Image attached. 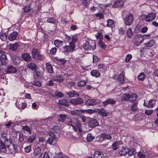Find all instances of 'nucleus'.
I'll use <instances>...</instances> for the list:
<instances>
[{"label":"nucleus","mask_w":158,"mask_h":158,"mask_svg":"<svg viewBox=\"0 0 158 158\" xmlns=\"http://www.w3.org/2000/svg\"><path fill=\"white\" fill-rule=\"evenodd\" d=\"M22 56L23 59H30L31 57L30 54L28 53H24L22 55Z\"/></svg>","instance_id":"41"},{"label":"nucleus","mask_w":158,"mask_h":158,"mask_svg":"<svg viewBox=\"0 0 158 158\" xmlns=\"http://www.w3.org/2000/svg\"><path fill=\"white\" fill-rule=\"evenodd\" d=\"M91 75L95 77H99L100 76V73L98 71L96 70H92L90 72Z\"/></svg>","instance_id":"26"},{"label":"nucleus","mask_w":158,"mask_h":158,"mask_svg":"<svg viewBox=\"0 0 158 158\" xmlns=\"http://www.w3.org/2000/svg\"><path fill=\"white\" fill-rule=\"evenodd\" d=\"M7 148L10 150V152L11 153L17 152L19 151V147L17 145H11V143L10 145L9 146V148Z\"/></svg>","instance_id":"13"},{"label":"nucleus","mask_w":158,"mask_h":158,"mask_svg":"<svg viewBox=\"0 0 158 158\" xmlns=\"http://www.w3.org/2000/svg\"><path fill=\"white\" fill-rule=\"evenodd\" d=\"M36 137L35 134L32 135L31 136H30L28 138V141L29 142L32 143L34 141Z\"/></svg>","instance_id":"46"},{"label":"nucleus","mask_w":158,"mask_h":158,"mask_svg":"<svg viewBox=\"0 0 158 158\" xmlns=\"http://www.w3.org/2000/svg\"><path fill=\"white\" fill-rule=\"evenodd\" d=\"M31 150V146L29 145L26 147L24 149L25 152L27 153H29Z\"/></svg>","instance_id":"56"},{"label":"nucleus","mask_w":158,"mask_h":158,"mask_svg":"<svg viewBox=\"0 0 158 158\" xmlns=\"http://www.w3.org/2000/svg\"><path fill=\"white\" fill-rule=\"evenodd\" d=\"M137 99V95L135 94H133L131 95H129V101L131 102L136 101Z\"/></svg>","instance_id":"32"},{"label":"nucleus","mask_w":158,"mask_h":158,"mask_svg":"<svg viewBox=\"0 0 158 158\" xmlns=\"http://www.w3.org/2000/svg\"><path fill=\"white\" fill-rule=\"evenodd\" d=\"M131 30V28H129L127 31V36L129 38H131L133 35V33Z\"/></svg>","instance_id":"43"},{"label":"nucleus","mask_w":158,"mask_h":158,"mask_svg":"<svg viewBox=\"0 0 158 158\" xmlns=\"http://www.w3.org/2000/svg\"><path fill=\"white\" fill-rule=\"evenodd\" d=\"M86 84V82L85 81H80L77 84L78 85L81 87L83 86Z\"/></svg>","instance_id":"54"},{"label":"nucleus","mask_w":158,"mask_h":158,"mask_svg":"<svg viewBox=\"0 0 158 158\" xmlns=\"http://www.w3.org/2000/svg\"><path fill=\"white\" fill-rule=\"evenodd\" d=\"M70 102L73 105L82 104L83 102V99L80 98L71 99Z\"/></svg>","instance_id":"7"},{"label":"nucleus","mask_w":158,"mask_h":158,"mask_svg":"<svg viewBox=\"0 0 158 158\" xmlns=\"http://www.w3.org/2000/svg\"><path fill=\"white\" fill-rule=\"evenodd\" d=\"M97 112L96 109H89L88 110H83V114L86 113L89 114H92L95 113Z\"/></svg>","instance_id":"37"},{"label":"nucleus","mask_w":158,"mask_h":158,"mask_svg":"<svg viewBox=\"0 0 158 158\" xmlns=\"http://www.w3.org/2000/svg\"><path fill=\"white\" fill-rule=\"evenodd\" d=\"M5 151V147L2 141H0V152H4Z\"/></svg>","instance_id":"45"},{"label":"nucleus","mask_w":158,"mask_h":158,"mask_svg":"<svg viewBox=\"0 0 158 158\" xmlns=\"http://www.w3.org/2000/svg\"><path fill=\"white\" fill-rule=\"evenodd\" d=\"M122 16L124 19L125 24L127 25H130L133 20V16L132 14L127 11L123 10Z\"/></svg>","instance_id":"1"},{"label":"nucleus","mask_w":158,"mask_h":158,"mask_svg":"<svg viewBox=\"0 0 158 158\" xmlns=\"http://www.w3.org/2000/svg\"><path fill=\"white\" fill-rule=\"evenodd\" d=\"M18 33L16 31H14L10 34L8 36L9 40L11 41L15 40L17 36Z\"/></svg>","instance_id":"17"},{"label":"nucleus","mask_w":158,"mask_h":158,"mask_svg":"<svg viewBox=\"0 0 158 158\" xmlns=\"http://www.w3.org/2000/svg\"><path fill=\"white\" fill-rule=\"evenodd\" d=\"M68 94L71 97H78L79 95L77 92L73 91L69 92Z\"/></svg>","instance_id":"34"},{"label":"nucleus","mask_w":158,"mask_h":158,"mask_svg":"<svg viewBox=\"0 0 158 158\" xmlns=\"http://www.w3.org/2000/svg\"><path fill=\"white\" fill-rule=\"evenodd\" d=\"M54 44L57 47H60L63 45V42L62 41L58 40H55L54 41Z\"/></svg>","instance_id":"28"},{"label":"nucleus","mask_w":158,"mask_h":158,"mask_svg":"<svg viewBox=\"0 0 158 158\" xmlns=\"http://www.w3.org/2000/svg\"><path fill=\"white\" fill-rule=\"evenodd\" d=\"M97 100L94 99H88L85 102V104L87 106H94L97 103Z\"/></svg>","instance_id":"16"},{"label":"nucleus","mask_w":158,"mask_h":158,"mask_svg":"<svg viewBox=\"0 0 158 158\" xmlns=\"http://www.w3.org/2000/svg\"><path fill=\"white\" fill-rule=\"evenodd\" d=\"M122 101H129V94H124L121 96Z\"/></svg>","instance_id":"36"},{"label":"nucleus","mask_w":158,"mask_h":158,"mask_svg":"<svg viewBox=\"0 0 158 158\" xmlns=\"http://www.w3.org/2000/svg\"><path fill=\"white\" fill-rule=\"evenodd\" d=\"M112 138L111 136L109 134L102 133L100 135L99 141L100 142L102 141L104 139H110Z\"/></svg>","instance_id":"9"},{"label":"nucleus","mask_w":158,"mask_h":158,"mask_svg":"<svg viewBox=\"0 0 158 158\" xmlns=\"http://www.w3.org/2000/svg\"><path fill=\"white\" fill-rule=\"evenodd\" d=\"M62 156V154L61 153H57L54 156L53 158H61Z\"/></svg>","instance_id":"64"},{"label":"nucleus","mask_w":158,"mask_h":158,"mask_svg":"<svg viewBox=\"0 0 158 158\" xmlns=\"http://www.w3.org/2000/svg\"><path fill=\"white\" fill-rule=\"evenodd\" d=\"M155 105V101L154 100L151 99L147 103L144 101L143 105L149 108H152Z\"/></svg>","instance_id":"12"},{"label":"nucleus","mask_w":158,"mask_h":158,"mask_svg":"<svg viewBox=\"0 0 158 158\" xmlns=\"http://www.w3.org/2000/svg\"><path fill=\"white\" fill-rule=\"evenodd\" d=\"M146 77L145 75L143 73H140L138 76V79L139 81H143Z\"/></svg>","instance_id":"40"},{"label":"nucleus","mask_w":158,"mask_h":158,"mask_svg":"<svg viewBox=\"0 0 158 158\" xmlns=\"http://www.w3.org/2000/svg\"><path fill=\"white\" fill-rule=\"evenodd\" d=\"M77 40V36L76 35H73L72 37V41L70 43L71 44H73L75 47V42H76Z\"/></svg>","instance_id":"35"},{"label":"nucleus","mask_w":158,"mask_h":158,"mask_svg":"<svg viewBox=\"0 0 158 158\" xmlns=\"http://www.w3.org/2000/svg\"><path fill=\"white\" fill-rule=\"evenodd\" d=\"M122 143L120 142H115L114 143L112 144V148L114 150H117L120 146V145H121Z\"/></svg>","instance_id":"30"},{"label":"nucleus","mask_w":158,"mask_h":158,"mask_svg":"<svg viewBox=\"0 0 158 158\" xmlns=\"http://www.w3.org/2000/svg\"><path fill=\"white\" fill-rule=\"evenodd\" d=\"M23 10L25 13H27L30 11L31 10L30 6L28 5V6H25L24 7Z\"/></svg>","instance_id":"60"},{"label":"nucleus","mask_w":158,"mask_h":158,"mask_svg":"<svg viewBox=\"0 0 158 158\" xmlns=\"http://www.w3.org/2000/svg\"><path fill=\"white\" fill-rule=\"evenodd\" d=\"M143 40V35L140 34H137L135 36L134 43L136 45L139 46L142 43Z\"/></svg>","instance_id":"6"},{"label":"nucleus","mask_w":158,"mask_h":158,"mask_svg":"<svg viewBox=\"0 0 158 158\" xmlns=\"http://www.w3.org/2000/svg\"><path fill=\"white\" fill-rule=\"evenodd\" d=\"M143 18L146 21L150 22L153 20L155 18V15L153 13L149 14L147 15H143Z\"/></svg>","instance_id":"11"},{"label":"nucleus","mask_w":158,"mask_h":158,"mask_svg":"<svg viewBox=\"0 0 158 158\" xmlns=\"http://www.w3.org/2000/svg\"><path fill=\"white\" fill-rule=\"evenodd\" d=\"M53 80L55 81L61 83L63 81L64 78L61 75H57L56 77H54Z\"/></svg>","instance_id":"18"},{"label":"nucleus","mask_w":158,"mask_h":158,"mask_svg":"<svg viewBox=\"0 0 158 158\" xmlns=\"http://www.w3.org/2000/svg\"><path fill=\"white\" fill-rule=\"evenodd\" d=\"M34 153L35 157L40 158L42 156V153L40 148H36L34 150Z\"/></svg>","instance_id":"14"},{"label":"nucleus","mask_w":158,"mask_h":158,"mask_svg":"<svg viewBox=\"0 0 158 158\" xmlns=\"http://www.w3.org/2000/svg\"><path fill=\"white\" fill-rule=\"evenodd\" d=\"M96 44L94 41H92L89 43L86 42L83 44V48L87 51L94 50L96 48Z\"/></svg>","instance_id":"4"},{"label":"nucleus","mask_w":158,"mask_h":158,"mask_svg":"<svg viewBox=\"0 0 158 158\" xmlns=\"http://www.w3.org/2000/svg\"><path fill=\"white\" fill-rule=\"evenodd\" d=\"M0 141H2L3 142L5 148L6 147L9 148L10 145V140L7 138V135L6 133H1Z\"/></svg>","instance_id":"3"},{"label":"nucleus","mask_w":158,"mask_h":158,"mask_svg":"<svg viewBox=\"0 0 158 158\" xmlns=\"http://www.w3.org/2000/svg\"><path fill=\"white\" fill-rule=\"evenodd\" d=\"M94 136L91 134L89 133L87 135L86 139L88 141L90 142L94 139Z\"/></svg>","instance_id":"47"},{"label":"nucleus","mask_w":158,"mask_h":158,"mask_svg":"<svg viewBox=\"0 0 158 158\" xmlns=\"http://www.w3.org/2000/svg\"><path fill=\"white\" fill-rule=\"evenodd\" d=\"M60 118L63 121L65 120L67 118V116L64 114H60Z\"/></svg>","instance_id":"62"},{"label":"nucleus","mask_w":158,"mask_h":158,"mask_svg":"<svg viewBox=\"0 0 158 158\" xmlns=\"http://www.w3.org/2000/svg\"><path fill=\"white\" fill-rule=\"evenodd\" d=\"M98 44L99 46L102 48L105 49L106 47L105 43L101 40H100L98 42Z\"/></svg>","instance_id":"49"},{"label":"nucleus","mask_w":158,"mask_h":158,"mask_svg":"<svg viewBox=\"0 0 158 158\" xmlns=\"http://www.w3.org/2000/svg\"><path fill=\"white\" fill-rule=\"evenodd\" d=\"M98 68L100 69L101 72L104 73L106 70L105 66L103 64H99L98 65Z\"/></svg>","instance_id":"33"},{"label":"nucleus","mask_w":158,"mask_h":158,"mask_svg":"<svg viewBox=\"0 0 158 158\" xmlns=\"http://www.w3.org/2000/svg\"><path fill=\"white\" fill-rule=\"evenodd\" d=\"M137 156L139 158H145L144 155L141 152H138L137 153Z\"/></svg>","instance_id":"63"},{"label":"nucleus","mask_w":158,"mask_h":158,"mask_svg":"<svg viewBox=\"0 0 158 158\" xmlns=\"http://www.w3.org/2000/svg\"><path fill=\"white\" fill-rule=\"evenodd\" d=\"M94 156L95 158H104L105 157L103 154L99 151H95L94 153Z\"/></svg>","instance_id":"22"},{"label":"nucleus","mask_w":158,"mask_h":158,"mask_svg":"<svg viewBox=\"0 0 158 158\" xmlns=\"http://www.w3.org/2000/svg\"><path fill=\"white\" fill-rule=\"evenodd\" d=\"M137 110V106L136 104H133L131 107V110L133 111H135Z\"/></svg>","instance_id":"61"},{"label":"nucleus","mask_w":158,"mask_h":158,"mask_svg":"<svg viewBox=\"0 0 158 158\" xmlns=\"http://www.w3.org/2000/svg\"><path fill=\"white\" fill-rule=\"evenodd\" d=\"M47 22L48 23L54 24L55 23V19L53 18H48L47 19Z\"/></svg>","instance_id":"55"},{"label":"nucleus","mask_w":158,"mask_h":158,"mask_svg":"<svg viewBox=\"0 0 158 158\" xmlns=\"http://www.w3.org/2000/svg\"><path fill=\"white\" fill-rule=\"evenodd\" d=\"M107 26L109 27H112L114 25V21L111 19H109L107 21Z\"/></svg>","instance_id":"50"},{"label":"nucleus","mask_w":158,"mask_h":158,"mask_svg":"<svg viewBox=\"0 0 158 158\" xmlns=\"http://www.w3.org/2000/svg\"><path fill=\"white\" fill-rule=\"evenodd\" d=\"M59 103L60 104L64 106H68L69 105V102L65 99H62L59 100Z\"/></svg>","instance_id":"31"},{"label":"nucleus","mask_w":158,"mask_h":158,"mask_svg":"<svg viewBox=\"0 0 158 158\" xmlns=\"http://www.w3.org/2000/svg\"><path fill=\"white\" fill-rule=\"evenodd\" d=\"M118 81L119 82L122 83H123L125 81V79L124 78L123 75V71H121L120 74L118 77Z\"/></svg>","instance_id":"20"},{"label":"nucleus","mask_w":158,"mask_h":158,"mask_svg":"<svg viewBox=\"0 0 158 158\" xmlns=\"http://www.w3.org/2000/svg\"><path fill=\"white\" fill-rule=\"evenodd\" d=\"M46 134L50 136L47 140V143L50 144H52L53 142V140L56 139V136L54 133L52 131L49 130L46 132Z\"/></svg>","instance_id":"5"},{"label":"nucleus","mask_w":158,"mask_h":158,"mask_svg":"<svg viewBox=\"0 0 158 158\" xmlns=\"http://www.w3.org/2000/svg\"><path fill=\"white\" fill-rule=\"evenodd\" d=\"M46 68L47 70L50 73H53V71L52 68V66L49 63H47L46 64Z\"/></svg>","instance_id":"38"},{"label":"nucleus","mask_w":158,"mask_h":158,"mask_svg":"<svg viewBox=\"0 0 158 158\" xmlns=\"http://www.w3.org/2000/svg\"><path fill=\"white\" fill-rule=\"evenodd\" d=\"M98 125L99 123L96 119L91 120L89 123V126L91 127H93Z\"/></svg>","instance_id":"24"},{"label":"nucleus","mask_w":158,"mask_h":158,"mask_svg":"<svg viewBox=\"0 0 158 158\" xmlns=\"http://www.w3.org/2000/svg\"><path fill=\"white\" fill-rule=\"evenodd\" d=\"M96 17L99 18L100 19H104V16L102 14L100 13H98L95 14Z\"/></svg>","instance_id":"58"},{"label":"nucleus","mask_w":158,"mask_h":158,"mask_svg":"<svg viewBox=\"0 0 158 158\" xmlns=\"http://www.w3.org/2000/svg\"><path fill=\"white\" fill-rule=\"evenodd\" d=\"M52 131H53L56 133H59L60 131V129L58 126H55L54 127L51 128Z\"/></svg>","instance_id":"39"},{"label":"nucleus","mask_w":158,"mask_h":158,"mask_svg":"<svg viewBox=\"0 0 158 158\" xmlns=\"http://www.w3.org/2000/svg\"><path fill=\"white\" fill-rule=\"evenodd\" d=\"M9 48L13 51H15L19 47V45L17 43L10 44L9 45Z\"/></svg>","instance_id":"27"},{"label":"nucleus","mask_w":158,"mask_h":158,"mask_svg":"<svg viewBox=\"0 0 158 158\" xmlns=\"http://www.w3.org/2000/svg\"><path fill=\"white\" fill-rule=\"evenodd\" d=\"M23 129L25 132H27L28 134H31V129L27 126H23Z\"/></svg>","instance_id":"44"},{"label":"nucleus","mask_w":158,"mask_h":158,"mask_svg":"<svg viewBox=\"0 0 158 158\" xmlns=\"http://www.w3.org/2000/svg\"><path fill=\"white\" fill-rule=\"evenodd\" d=\"M124 5V2L121 0H117L116 1L113 5V7H122Z\"/></svg>","instance_id":"19"},{"label":"nucleus","mask_w":158,"mask_h":158,"mask_svg":"<svg viewBox=\"0 0 158 158\" xmlns=\"http://www.w3.org/2000/svg\"><path fill=\"white\" fill-rule=\"evenodd\" d=\"M97 111H98V114L102 116L106 117L108 115L109 113L107 112L103 109H96Z\"/></svg>","instance_id":"15"},{"label":"nucleus","mask_w":158,"mask_h":158,"mask_svg":"<svg viewBox=\"0 0 158 158\" xmlns=\"http://www.w3.org/2000/svg\"><path fill=\"white\" fill-rule=\"evenodd\" d=\"M32 54L33 59H41V55L39 53L37 49H33L32 51Z\"/></svg>","instance_id":"10"},{"label":"nucleus","mask_w":158,"mask_h":158,"mask_svg":"<svg viewBox=\"0 0 158 158\" xmlns=\"http://www.w3.org/2000/svg\"><path fill=\"white\" fill-rule=\"evenodd\" d=\"M75 48V47L73 44H70L69 46H64L62 48V51L64 52H69L73 51Z\"/></svg>","instance_id":"8"},{"label":"nucleus","mask_w":158,"mask_h":158,"mask_svg":"<svg viewBox=\"0 0 158 158\" xmlns=\"http://www.w3.org/2000/svg\"><path fill=\"white\" fill-rule=\"evenodd\" d=\"M155 41L154 40H152L148 42L145 44V46L147 47H151L155 44Z\"/></svg>","instance_id":"42"},{"label":"nucleus","mask_w":158,"mask_h":158,"mask_svg":"<svg viewBox=\"0 0 158 158\" xmlns=\"http://www.w3.org/2000/svg\"><path fill=\"white\" fill-rule=\"evenodd\" d=\"M7 37L6 33L2 34L0 35V39L2 41H5L7 39Z\"/></svg>","instance_id":"52"},{"label":"nucleus","mask_w":158,"mask_h":158,"mask_svg":"<svg viewBox=\"0 0 158 158\" xmlns=\"http://www.w3.org/2000/svg\"><path fill=\"white\" fill-rule=\"evenodd\" d=\"M57 63L60 65H62L64 64L65 63V60H57Z\"/></svg>","instance_id":"57"},{"label":"nucleus","mask_w":158,"mask_h":158,"mask_svg":"<svg viewBox=\"0 0 158 158\" xmlns=\"http://www.w3.org/2000/svg\"><path fill=\"white\" fill-rule=\"evenodd\" d=\"M27 106V104L25 102H21L19 104L18 108L19 109H23Z\"/></svg>","instance_id":"51"},{"label":"nucleus","mask_w":158,"mask_h":158,"mask_svg":"<svg viewBox=\"0 0 158 158\" xmlns=\"http://www.w3.org/2000/svg\"><path fill=\"white\" fill-rule=\"evenodd\" d=\"M36 75L38 78H42L43 77V73L38 71H35Z\"/></svg>","instance_id":"53"},{"label":"nucleus","mask_w":158,"mask_h":158,"mask_svg":"<svg viewBox=\"0 0 158 158\" xmlns=\"http://www.w3.org/2000/svg\"><path fill=\"white\" fill-rule=\"evenodd\" d=\"M56 48H52L50 51V53L53 55H55L56 53Z\"/></svg>","instance_id":"59"},{"label":"nucleus","mask_w":158,"mask_h":158,"mask_svg":"<svg viewBox=\"0 0 158 158\" xmlns=\"http://www.w3.org/2000/svg\"><path fill=\"white\" fill-rule=\"evenodd\" d=\"M115 102V101L111 98H108L105 101L103 102V106H105L108 104H114Z\"/></svg>","instance_id":"25"},{"label":"nucleus","mask_w":158,"mask_h":158,"mask_svg":"<svg viewBox=\"0 0 158 158\" xmlns=\"http://www.w3.org/2000/svg\"><path fill=\"white\" fill-rule=\"evenodd\" d=\"M17 72L15 68L13 66L8 67L5 70V72L7 73H14Z\"/></svg>","instance_id":"23"},{"label":"nucleus","mask_w":158,"mask_h":158,"mask_svg":"<svg viewBox=\"0 0 158 158\" xmlns=\"http://www.w3.org/2000/svg\"><path fill=\"white\" fill-rule=\"evenodd\" d=\"M69 124L75 131L79 132L82 131L81 124L80 122L77 118H72L69 120Z\"/></svg>","instance_id":"2"},{"label":"nucleus","mask_w":158,"mask_h":158,"mask_svg":"<svg viewBox=\"0 0 158 158\" xmlns=\"http://www.w3.org/2000/svg\"><path fill=\"white\" fill-rule=\"evenodd\" d=\"M28 67L31 70H34L36 68V66L35 63H31L28 64Z\"/></svg>","instance_id":"48"},{"label":"nucleus","mask_w":158,"mask_h":158,"mask_svg":"<svg viewBox=\"0 0 158 158\" xmlns=\"http://www.w3.org/2000/svg\"><path fill=\"white\" fill-rule=\"evenodd\" d=\"M128 149L127 148H122L119 152V154L121 155L125 156L127 154Z\"/></svg>","instance_id":"29"},{"label":"nucleus","mask_w":158,"mask_h":158,"mask_svg":"<svg viewBox=\"0 0 158 158\" xmlns=\"http://www.w3.org/2000/svg\"><path fill=\"white\" fill-rule=\"evenodd\" d=\"M71 114L73 115H75L77 116H79L83 113V110H75L71 111Z\"/></svg>","instance_id":"21"}]
</instances>
